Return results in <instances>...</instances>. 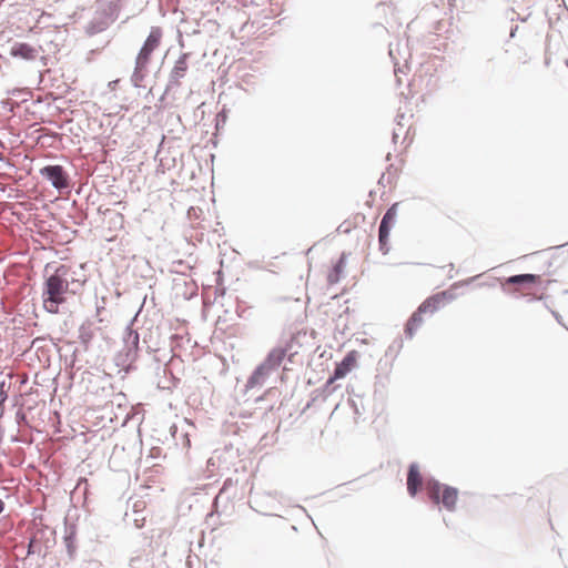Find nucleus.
<instances>
[{"label":"nucleus","instance_id":"ddd939ff","mask_svg":"<svg viewBox=\"0 0 568 568\" xmlns=\"http://www.w3.org/2000/svg\"><path fill=\"white\" fill-rule=\"evenodd\" d=\"M440 295L433 294L426 300H424L419 306L416 308L422 315L429 312L435 313L440 308Z\"/></svg>","mask_w":568,"mask_h":568},{"label":"nucleus","instance_id":"423d86ee","mask_svg":"<svg viewBox=\"0 0 568 568\" xmlns=\"http://www.w3.org/2000/svg\"><path fill=\"white\" fill-rule=\"evenodd\" d=\"M359 353L356 349L348 351L342 361L335 363V367L331 374V382L344 378L356 366Z\"/></svg>","mask_w":568,"mask_h":568},{"label":"nucleus","instance_id":"dca6fc26","mask_svg":"<svg viewBox=\"0 0 568 568\" xmlns=\"http://www.w3.org/2000/svg\"><path fill=\"white\" fill-rule=\"evenodd\" d=\"M403 339L402 337H397L386 349V356H393L394 358L400 353L403 348Z\"/></svg>","mask_w":568,"mask_h":568},{"label":"nucleus","instance_id":"2eb2a0df","mask_svg":"<svg viewBox=\"0 0 568 568\" xmlns=\"http://www.w3.org/2000/svg\"><path fill=\"white\" fill-rule=\"evenodd\" d=\"M187 54H183L182 57H180L173 69H172V72H171V77L174 81H179L181 78H183L187 71Z\"/></svg>","mask_w":568,"mask_h":568},{"label":"nucleus","instance_id":"4be33fe9","mask_svg":"<svg viewBox=\"0 0 568 568\" xmlns=\"http://www.w3.org/2000/svg\"><path fill=\"white\" fill-rule=\"evenodd\" d=\"M349 404H351V406H352V408L354 410V414L357 415V416H361L362 412L359 410L358 405L356 404V402L351 399Z\"/></svg>","mask_w":568,"mask_h":568},{"label":"nucleus","instance_id":"39448f33","mask_svg":"<svg viewBox=\"0 0 568 568\" xmlns=\"http://www.w3.org/2000/svg\"><path fill=\"white\" fill-rule=\"evenodd\" d=\"M541 283V275L532 273L515 274L504 278V282L501 284V291L506 294L514 295L515 291L509 288V285H518L520 287H532L540 286Z\"/></svg>","mask_w":568,"mask_h":568},{"label":"nucleus","instance_id":"9b49d317","mask_svg":"<svg viewBox=\"0 0 568 568\" xmlns=\"http://www.w3.org/2000/svg\"><path fill=\"white\" fill-rule=\"evenodd\" d=\"M423 322V315L419 312L414 311L404 326L406 338H413L418 328L422 326Z\"/></svg>","mask_w":568,"mask_h":568},{"label":"nucleus","instance_id":"bb28decb","mask_svg":"<svg viewBox=\"0 0 568 568\" xmlns=\"http://www.w3.org/2000/svg\"><path fill=\"white\" fill-rule=\"evenodd\" d=\"M539 300H542V296H535V297H531L529 300V302H535V301H539Z\"/></svg>","mask_w":568,"mask_h":568},{"label":"nucleus","instance_id":"2f4dec72","mask_svg":"<svg viewBox=\"0 0 568 568\" xmlns=\"http://www.w3.org/2000/svg\"><path fill=\"white\" fill-rule=\"evenodd\" d=\"M260 400H262V398H261V396H257V397L255 398V402H260Z\"/></svg>","mask_w":568,"mask_h":568},{"label":"nucleus","instance_id":"a211bd4d","mask_svg":"<svg viewBox=\"0 0 568 568\" xmlns=\"http://www.w3.org/2000/svg\"><path fill=\"white\" fill-rule=\"evenodd\" d=\"M392 229L378 226V241H389Z\"/></svg>","mask_w":568,"mask_h":568},{"label":"nucleus","instance_id":"0eeeda50","mask_svg":"<svg viewBox=\"0 0 568 568\" xmlns=\"http://www.w3.org/2000/svg\"><path fill=\"white\" fill-rule=\"evenodd\" d=\"M42 176L48 179L55 189L68 186L67 174L61 165H48L40 170Z\"/></svg>","mask_w":568,"mask_h":568},{"label":"nucleus","instance_id":"412c9836","mask_svg":"<svg viewBox=\"0 0 568 568\" xmlns=\"http://www.w3.org/2000/svg\"><path fill=\"white\" fill-rule=\"evenodd\" d=\"M265 415H267V412L266 410H260L257 412L256 409H254L253 412L250 413V416L251 418H262L264 417Z\"/></svg>","mask_w":568,"mask_h":568},{"label":"nucleus","instance_id":"f8f14e48","mask_svg":"<svg viewBox=\"0 0 568 568\" xmlns=\"http://www.w3.org/2000/svg\"><path fill=\"white\" fill-rule=\"evenodd\" d=\"M479 276L480 275H476V276L469 277L467 280L458 281V282L454 283L448 290L438 292V293H436V295H440V302L443 300H447V301L452 302L457 297V294L455 293L456 288H459V287L470 284L471 282L477 280Z\"/></svg>","mask_w":568,"mask_h":568},{"label":"nucleus","instance_id":"20e7f679","mask_svg":"<svg viewBox=\"0 0 568 568\" xmlns=\"http://www.w3.org/2000/svg\"><path fill=\"white\" fill-rule=\"evenodd\" d=\"M163 32L160 27H152L148 38L135 59V72H143L152 58V53L160 47Z\"/></svg>","mask_w":568,"mask_h":568},{"label":"nucleus","instance_id":"aec40b11","mask_svg":"<svg viewBox=\"0 0 568 568\" xmlns=\"http://www.w3.org/2000/svg\"><path fill=\"white\" fill-rule=\"evenodd\" d=\"M379 244V251L383 255H386L390 251V244L389 241H378Z\"/></svg>","mask_w":568,"mask_h":568},{"label":"nucleus","instance_id":"7c9ffc66","mask_svg":"<svg viewBox=\"0 0 568 568\" xmlns=\"http://www.w3.org/2000/svg\"><path fill=\"white\" fill-rule=\"evenodd\" d=\"M383 179H384V174L381 175V179L378 181L379 184L382 183Z\"/></svg>","mask_w":568,"mask_h":568},{"label":"nucleus","instance_id":"393cba45","mask_svg":"<svg viewBox=\"0 0 568 568\" xmlns=\"http://www.w3.org/2000/svg\"><path fill=\"white\" fill-rule=\"evenodd\" d=\"M398 138H399V133L396 130H394L393 134H392L393 142L397 143Z\"/></svg>","mask_w":568,"mask_h":568},{"label":"nucleus","instance_id":"4468645a","mask_svg":"<svg viewBox=\"0 0 568 568\" xmlns=\"http://www.w3.org/2000/svg\"><path fill=\"white\" fill-rule=\"evenodd\" d=\"M398 205H399V203L395 202L386 210V212L384 213V215L381 220V223H379L381 226H384L387 229L394 227V225L396 223V219H397Z\"/></svg>","mask_w":568,"mask_h":568},{"label":"nucleus","instance_id":"c85d7f7f","mask_svg":"<svg viewBox=\"0 0 568 568\" xmlns=\"http://www.w3.org/2000/svg\"><path fill=\"white\" fill-rule=\"evenodd\" d=\"M448 266H449V268H450V270H449V273H453L454 267H455V266H454V264H453V263H449V264H448Z\"/></svg>","mask_w":568,"mask_h":568},{"label":"nucleus","instance_id":"7ed1b4c3","mask_svg":"<svg viewBox=\"0 0 568 568\" xmlns=\"http://www.w3.org/2000/svg\"><path fill=\"white\" fill-rule=\"evenodd\" d=\"M425 488L433 493V501L436 505H442L447 511L456 510V503L458 499V488L443 484L435 478H430L425 483Z\"/></svg>","mask_w":568,"mask_h":568},{"label":"nucleus","instance_id":"1a4fd4ad","mask_svg":"<svg viewBox=\"0 0 568 568\" xmlns=\"http://www.w3.org/2000/svg\"><path fill=\"white\" fill-rule=\"evenodd\" d=\"M348 255V253L342 252L339 257L333 263L327 274V282L329 285H335L341 281L347 264Z\"/></svg>","mask_w":568,"mask_h":568},{"label":"nucleus","instance_id":"5701e85b","mask_svg":"<svg viewBox=\"0 0 568 568\" xmlns=\"http://www.w3.org/2000/svg\"><path fill=\"white\" fill-rule=\"evenodd\" d=\"M517 31H518V26H513L510 28L509 38H511V39L515 38Z\"/></svg>","mask_w":568,"mask_h":568},{"label":"nucleus","instance_id":"c756f323","mask_svg":"<svg viewBox=\"0 0 568 568\" xmlns=\"http://www.w3.org/2000/svg\"><path fill=\"white\" fill-rule=\"evenodd\" d=\"M561 247H564V245H562V244H561V245L554 246V248H556V250H559V248H561Z\"/></svg>","mask_w":568,"mask_h":568},{"label":"nucleus","instance_id":"f3484780","mask_svg":"<svg viewBox=\"0 0 568 568\" xmlns=\"http://www.w3.org/2000/svg\"><path fill=\"white\" fill-rule=\"evenodd\" d=\"M334 383H335V382H331V376H329V377L327 378V381L325 382V384L323 385V387H322L321 392H322L325 396H327V395L332 394V393L336 389V387H335V386H333V384H334Z\"/></svg>","mask_w":568,"mask_h":568},{"label":"nucleus","instance_id":"cd10ccee","mask_svg":"<svg viewBox=\"0 0 568 568\" xmlns=\"http://www.w3.org/2000/svg\"><path fill=\"white\" fill-rule=\"evenodd\" d=\"M4 509V503L0 499V514L3 511Z\"/></svg>","mask_w":568,"mask_h":568},{"label":"nucleus","instance_id":"b1692460","mask_svg":"<svg viewBox=\"0 0 568 568\" xmlns=\"http://www.w3.org/2000/svg\"><path fill=\"white\" fill-rule=\"evenodd\" d=\"M404 118H405V115H404V114H397V115H396V122H397V124H398L400 128H403L402 121H403V119H404Z\"/></svg>","mask_w":568,"mask_h":568},{"label":"nucleus","instance_id":"6ab92c4d","mask_svg":"<svg viewBox=\"0 0 568 568\" xmlns=\"http://www.w3.org/2000/svg\"><path fill=\"white\" fill-rule=\"evenodd\" d=\"M546 307L549 310L556 322L562 327L567 328V326L564 323L562 316L557 311L551 310L548 305H546Z\"/></svg>","mask_w":568,"mask_h":568},{"label":"nucleus","instance_id":"f03ea898","mask_svg":"<svg viewBox=\"0 0 568 568\" xmlns=\"http://www.w3.org/2000/svg\"><path fill=\"white\" fill-rule=\"evenodd\" d=\"M69 275L70 268L65 265H60L54 273L45 280L43 307L48 312L57 314L59 312V305L65 302L64 294L69 288Z\"/></svg>","mask_w":568,"mask_h":568},{"label":"nucleus","instance_id":"f257e3e1","mask_svg":"<svg viewBox=\"0 0 568 568\" xmlns=\"http://www.w3.org/2000/svg\"><path fill=\"white\" fill-rule=\"evenodd\" d=\"M291 348L292 342L287 341L285 344L277 345L267 352L263 361L251 372V389L265 385L270 376L278 371L286 357L288 362H293V354L288 355Z\"/></svg>","mask_w":568,"mask_h":568},{"label":"nucleus","instance_id":"72a5a7b5","mask_svg":"<svg viewBox=\"0 0 568 568\" xmlns=\"http://www.w3.org/2000/svg\"><path fill=\"white\" fill-rule=\"evenodd\" d=\"M566 293H568V290L566 291Z\"/></svg>","mask_w":568,"mask_h":568},{"label":"nucleus","instance_id":"a878e982","mask_svg":"<svg viewBox=\"0 0 568 568\" xmlns=\"http://www.w3.org/2000/svg\"><path fill=\"white\" fill-rule=\"evenodd\" d=\"M527 18H528V17L523 18V17H520L519 14H517L516 20H519V21H521V22H525V21L527 20ZM510 20H511V21H514V20H515V17H510Z\"/></svg>","mask_w":568,"mask_h":568},{"label":"nucleus","instance_id":"9d476101","mask_svg":"<svg viewBox=\"0 0 568 568\" xmlns=\"http://www.w3.org/2000/svg\"><path fill=\"white\" fill-rule=\"evenodd\" d=\"M10 55L23 60H33L37 57V50L28 43L17 42L10 48Z\"/></svg>","mask_w":568,"mask_h":568},{"label":"nucleus","instance_id":"6e6552de","mask_svg":"<svg viewBox=\"0 0 568 568\" xmlns=\"http://www.w3.org/2000/svg\"><path fill=\"white\" fill-rule=\"evenodd\" d=\"M422 484V474L419 470V465L416 462H413L408 466L407 470V493L410 497H416L419 490V486Z\"/></svg>","mask_w":568,"mask_h":568},{"label":"nucleus","instance_id":"473e14b6","mask_svg":"<svg viewBox=\"0 0 568 568\" xmlns=\"http://www.w3.org/2000/svg\"><path fill=\"white\" fill-rule=\"evenodd\" d=\"M566 64H567V67H568V60L566 61Z\"/></svg>","mask_w":568,"mask_h":568}]
</instances>
